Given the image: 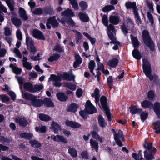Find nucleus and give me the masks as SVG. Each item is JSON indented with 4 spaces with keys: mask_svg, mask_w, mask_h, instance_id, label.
<instances>
[{
    "mask_svg": "<svg viewBox=\"0 0 160 160\" xmlns=\"http://www.w3.org/2000/svg\"><path fill=\"white\" fill-rule=\"evenodd\" d=\"M144 147L146 150L144 152V156L146 160H152L154 159L153 154L156 151V148L152 146V143L145 142L144 144Z\"/></svg>",
    "mask_w": 160,
    "mask_h": 160,
    "instance_id": "f257e3e1",
    "label": "nucleus"
},
{
    "mask_svg": "<svg viewBox=\"0 0 160 160\" xmlns=\"http://www.w3.org/2000/svg\"><path fill=\"white\" fill-rule=\"evenodd\" d=\"M142 61L143 68L145 74L149 78L150 81L153 80L155 82L156 81L158 80V77L156 75L153 76L151 75L152 71L151 65L147 60L144 59Z\"/></svg>",
    "mask_w": 160,
    "mask_h": 160,
    "instance_id": "f03ea898",
    "label": "nucleus"
},
{
    "mask_svg": "<svg viewBox=\"0 0 160 160\" xmlns=\"http://www.w3.org/2000/svg\"><path fill=\"white\" fill-rule=\"evenodd\" d=\"M102 21L103 24L105 27L107 28V32L109 38H111V39L113 40V38L112 36V33L111 32V31H112L113 33H115L116 30L114 26L111 24H110L109 26L108 25V18L106 15H104L102 16Z\"/></svg>",
    "mask_w": 160,
    "mask_h": 160,
    "instance_id": "7ed1b4c3",
    "label": "nucleus"
},
{
    "mask_svg": "<svg viewBox=\"0 0 160 160\" xmlns=\"http://www.w3.org/2000/svg\"><path fill=\"white\" fill-rule=\"evenodd\" d=\"M142 36L145 45L148 47L151 50L153 51L154 49L153 43L150 37L148 31L146 30L143 31Z\"/></svg>",
    "mask_w": 160,
    "mask_h": 160,
    "instance_id": "20e7f679",
    "label": "nucleus"
},
{
    "mask_svg": "<svg viewBox=\"0 0 160 160\" xmlns=\"http://www.w3.org/2000/svg\"><path fill=\"white\" fill-rule=\"evenodd\" d=\"M112 131L114 133V139L116 143L120 147L122 146L123 145L120 140H124L122 132L120 130H115L114 129H112Z\"/></svg>",
    "mask_w": 160,
    "mask_h": 160,
    "instance_id": "39448f33",
    "label": "nucleus"
},
{
    "mask_svg": "<svg viewBox=\"0 0 160 160\" xmlns=\"http://www.w3.org/2000/svg\"><path fill=\"white\" fill-rule=\"evenodd\" d=\"M55 16L50 17L47 20L46 24L47 28L50 29L51 28V26L52 27L55 28L58 26L59 23L56 19Z\"/></svg>",
    "mask_w": 160,
    "mask_h": 160,
    "instance_id": "423d86ee",
    "label": "nucleus"
},
{
    "mask_svg": "<svg viewBox=\"0 0 160 160\" xmlns=\"http://www.w3.org/2000/svg\"><path fill=\"white\" fill-rule=\"evenodd\" d=\"M20 89L21 90L22 93V95L23 98L25 99L31 100L32 102V105L39 106L40 104H36L33 102V100L37 98V97L34 96L33 95L30 93H24L22 90V88L20 87Z\"/></svg>",
    "mask_w": 160,
    "mask_h": 160,
    "instance_id": "0eeeda50",
    "label": "nucleus"
},
{
    "mask_svg": "<svg viewBox=\"0 0 160 160\" xmlns=\"http://www.w3.org/2000/svg\"><path fill=\"white\" fill-rule=\"evenodd\" d=\"M61 80V77L60 76H57L54 75L52 74L51 75L48 81H54V82L53 84L55 86L60 87L62 85V83L60 82Z\"/></svg>",
    "mask_w": 160,
    "mask_h": 160,
    "instance_id": "6e6552de",
    "label": "nucleus"
},
{
    "mask_svg": "<svg viewBox=\"0 0 160 160\" xmlns=\"http://www.w3.org/2000/svg\"><path fill=\"white\" fill-rule=\"evenodd\" d=\"M85 107L88 113L89 114H92L97 111L96 109L89 100L87 101Z\"/></svg>",
    "mask_w": 160,
    "mask_h": 160,
    "instance_id": "1a4fd4ad",
    "label": "nucleus"
},
{
    "mask_svg": "<svg viewBox=\"0 0 160 160\" xmlns=\"http://www.w3.org/2000/svg\"><path fill=\"white\" fill-rule=\"evenodd\" d=\"M31 34L36 38L42 40H45V37L43 35L42 33L37 29H34L31 32Z\"/></svg>",
    "mask_w": 160,
    "mask_h": 160,
    "instance_id": "9d476101",
    "label": "nucleus"
},
{
    "mask_svg": "<svg viewBox=\"0 0 160 160\" xmlns=\"http://www.w3.org/2000/svg\"><path fill=\"white\" fill-rule=\"evenodd\" d=\"M65 123L67 126L74 128H79L81 127V125L78 122L68 120H66Z\"/></svg>",
    "mask_w": 160,
    "mask_h": 160,
    "instance_id": "9b49d317",
    "label": "nucleus"
},
{
    "mask_svg": "<svg viewBox=\"0 0 160 160\" xmlns=\"http://www.w3.org/2000/svg\"><path fill=\"white\" fill-rule=\"evenodd\" d=\"M120 17L117 16H110L109 17L110 23L113 25H117L119 22Z\"/></svg>",
    "mask_w": 160,
    "mask_h": 160,
    "instance_id": "f8f14e48",
    "label": "nucleus"
},
{
    "mask_svg": "<svg viewBox=\"0 0 160 160\" xmlns=\"http://www.w3.org/2000/svg\"><path fill=\"white\" fill-rule=\"evenodd\" d=\"M61 15L62 16L67 17H73L75 14L70 9L68 8L64 11L61 13Z\"/></svg>",
    "mask_w": 160,
    "mask_h": 160,
    "instance_id": "ddd939ff",
    "label": "nucleus"
},
{
    "mask_svg": "<svg viewBox=\"0 0 160 160\" xmlns=\"http://www.w3.org/2000/svg\"><path fill=\"white\" fill-rule=\"evenodd\" d=\"M51 128L56 133H58L61 130L60 126L57 123L53 121L51 124Z\"/></svg>",
    "mask_w": 160,
    "mask_h": 160,
    "instance_id": "4468645a",
    "label": "nucleus"
},
{
    "mask_svg": "<svg viewBox=\"0 0 160 160\" xmlns=\"http://www.w3.org/2000/svg\"><path fill=\"white\" fill-rule=\"evenodd\" d=\"M78 16L82 22H87L89 21V17L88 15L85 12H81L78 13Z\"/></svg>",
    "mask_w": 160,
    "mask_h": 160,
    "instance_id": "2eb2a0df",
    "label": "nucleus"
},
{
    "mask_svg": "<svg viewBox=\"0 0 160 160\" xmlns=\"http://www.w3.org/2000/svg\"><path fill=\"white\" fill-rule=\"evenodd\" d=\"M15 121L18 123L19 125L22 126H25L27 124V122L24 117H18L15 119Z\"/></svg>",
    "mask_w": 160,
    "mask_h": 160,
    "instance_id": "dca6fc26",
    "label": "nucleus"
},
{
    "mask_svg": "<svg viewBox=\"0 0 160 160\" xmlns=\"http://www.w3.org/2000/svg\"><path fill=\"white\" fill-rule=\"evenodd\" d=\"M92 96L94 98L95 100V102L96 103H98V105L100 106V105L99 103L100 97L99 91L98 89H95L94 93L92 94Z\"/></svg>",
    "mask_w": 160,
    "mask_h": 160,
    "instance_id": "f3484780",
    "label": "nucleus"
},
{
    "mask_svg": "<svg viewBox=\"0 0 160 160\" xmlns=\"http://www.w3.org/2000/svg\"><path fill=\"white\" fill-rule=\"evenodd\" d=\"M129 109L130 112L132 114H139L142 111V109L137 108L135 106L132 105L129 108Z\"/></svg>",
    "mask_w": 160,
    "mask_h": 160,
    "instance_id": "a211bd4d",
    "label": "nucleus"
},
{
    "mask_svg": "<svg viewBox=\"0 0 160 160\" xmlns=\"http://www.w3.org/2000/svg\"><path fill=\"white\" fill-rule=\"evenodd\" d=\"M61 77L64 80L66 81L74 80L75 76L73 75H69L67 73H64L61 75Z\"/></svg>",
    "mask_w": 160,
    "mask_h": 160,
    "instance_id": "6ab92c4d",
    "label": "nucleus"
},
{
    "mask_svg": "<svg viewBox=\"0 0 160 160\" xmlns=\"http://www.w3.org/2000/svg\"><path fill=\"white\" fill-rule=\"evenodd\" d=\"M53 140L55 141L59 142H62L64 143L67 142V141L63 136L57 135L56 136L52 137Z\"/></svg>",
    "mask_w": 160,
    "mask_h": 160,
    "instance_id": "aec40b11",
    "label": "nucleus"
},
{
    "mask_svg": "<svg viewBox=\"0 0 160 160\" xmlns=\"http://www.w3.org/2000/svg\"><path fill=\"white\" fill-rule=\"evenodd\" d=\"M118 62V60L116 58H114L108 60V64L111 68H113L117 66Z\"/></svg>",
    "mask_w": 160,
    "mask_h": 160,
    "instance_id": "412c9836",
    "label": "nucleus"
},
{
    "mask_svg": "<svg viewBox=\"0 0 160 160\" xmlns=\"http://www.w3.org/2000/svg\"><path fill=\"white\" fill-rule=\"evenodd\" d=\"M153 108L157 116L160 118V103L158 102H155L154 104Z\"/></svg>",
    "mask_w": 160,
    "mask_h": 160,
    "instance_id": "4be33fe9",
    "label": "nucleus"
},
{
    "mask_svg": "<svg viewBox=\"0 0 160 160\" xmlns=\"http://www.w3.org/2000/svg\"><path fill=\"white\" fill-rule=\"evenodd\" d=\"M19 13L20 17L24 20H27L28 18L26 14V11L23 8L20 7L19 8Z\"/></svg>",
    "mask_w": 160,
    "mask_h": 160,
    "instance_id": "5701e85b",
    "label": "nucleus"
},
{
    "mask_svg": "<svg viewBox=\"0 0 160 160\" xmlns=\"http://www.w3.org/2000/svg\"><path fill=\"white\" fill-rule=\"evenodd\" d=\"M28 59L27 58L23 57L22 59V64L24 67L28 70H31L32 69V66L31 64L28 62Z\"/></svg>",
    "mask_w": 160,
    "mask_h": 160,
    "instance_id": "b1692460",
    "label": "nucleus"
},
{
    "mask_svg": "<svg viewBox=\"0 0 160 160\" xmlns=\"http://www.w3.org/2000/svg\"><path fill=\"white\" fill-rule=\"evenodd\" d=\"M9 67L12 68L13 72L16 74H19L21 73V69L17 67L15 65L11 63L9 65Z\"/></svg>",
    "mask_w": 160,
    "mask_h": 160,
    "instance_id": "393cba45",
    "label": "nucleus"
},
{
    "mask_svg": "<svg viewBox=\"0 0 160 160\" xmlns=\"http://www.w3.org/2000/svg\"><path fill=\"white\" fill-rule=\"evenodd\" d=\"M142 106L144 108H152L153 104L152 103L148 100H145L141 103Z\"/></svg>",
    "mask_w": 160,
    "mask_h": 160,
    "instance_id": "a878e982",
    "label": "nucleus"
},
{
    "mask_svg": "<svg viewBox=\"0 0 160 160\" xmlns=\"http://www.w3.org/2000/svg\"><path fill=\"white\" fill-rule=\"evenodd\" d=\"M125 5L127 9L132 8L133 10L137 7L136 3L135 2H132L129 1L126 2Z\"/></svg>",
    "mask_w": 160,
    "mask_h": 160,
    "instance_id": "bb28decb",
    "label": "nucleus"
},
{
    "mask_svg": "<svg viewBox=\"0 0 160 160\" xmlns=\"http://www.w3.org/2000/svg\"><path fill=\"white\" fill-rule=\"evenodd\" d=\"M100 101L102 107L104 110L108 108L107 105V99L104 96H102L100 98Z\"/></svg>",
    "mask_w": 160,
    "mask_h": 160,
    "instance_id": "cd10ccee",
    "label": "nucleus"
},
{
    "mask_svg": "<svg viewBox=\"0 0 160 160\" xmlns=\"http://www.w3.org/2000/svg\"><path fill=\"white\" fill-rule=\"evenodd\" d=\"M98 119L99 125L102 128L106 127L107 124L101 115H99L98 117Z\"/></svg>",
    "mask_w": 160,
    "mask_h": 160,
    "instance_id": "c85d7f7f",
    "label": "nucleus"
},
{
    "mask_svg": "<svg viewBox=\"0 0 160 160\" xmlns=\"http://www.w3.org/2000/svg\"><path fill=\"white\" fill-rule=\"evenodd\" d=\"M112 36L113 37V40L111 39V38H109L112 41V42H110V43H113L115 45L113 48L114 50H117L118 49V46L120 45V42L117 41L116 40L115 38L113 36V34L112 33Z\"/></svg>",
    "mask_w": 160,
    "mask_h": 160,
    "instance_id": "c756f323",
    "label": "nucleus"
},
{
    "mask_svg": "<svg viewBox=\"0 0 160 160\" xmlns=\"http://www.w3.org/2000/svg\"><path fill=\"white\" fill-rule=\"evenodd\" d=\"M155 132L156 133H160V121H157L153 123Z\"/></svg>",
    "mask_w": 160,
    "mask_h": 160,
    "instance_id": "7c9ffc66",
    "label": "nucleus"
},
{
    "mask_svg": "<svg viewBox=\"0 0 160 160\" xmlns=\"http://www.w3.org/2000/svg\"><path fill=\"white\" fill-rule=\"evenodd\" d=\"M91 134L92 137L96 139L101 142H102L103 141V139L101 137H100L99 135L95 131H92Z\"/></svg>",
    "mask_w": 160,
    "mask_h": 160,
    "instance_id": "2f4dec72",
    "label": "nucleus"
},
{
    "mask_svg": "<svg viewBox=\"0 0 160 160\" xmlns=\"http://www.w3.org/2000/svg\"><path fill=\"white\" fill-rule=\"evenodd\" d=\"M115 7L112 5H108L105 6L102 8V11L104 12H108L112 10H114Z\"/></svg>",
    "mask_w": 160,
    "mask_h": 160,
    "instance_id": "473e14b6",
    "label": "nucleus"
},
{
    "mask_svg": "<svg viewBox=\"0 0 160 160\" xmlns=\"http://www.w3.org/2000/svg\"><path fill=\"white\" fill-rule=\"evenodd\" d=\"M73 32L76 33V43L79 44L81 42H80L82 39V35L81 33L78 32V31L76 30H73Z\"/></svg>",
    "mask_w": 160,
    "mask_h": 160,
    "instance_id": "72a5a7b5",
    "label": "nucleus"
},
{
    "mask_svg": "<svg viewBox=\"0 0 160 160\" xmlns=\"http://www.w3.org/2000/svg\"><path fill=\"white\" fill-rule=\"evenodd\" d=\"M24 88L26 90L32 93L33 86L30 82H26L24 86Z\"/></svg>",
    "mask_w": 160,
    "mask_h": 160,
    "instance_id": "f704fd0d",
    "label": "nucleus"
},
{
    "mask_svg": "<svg viewBox=\"0 0 160 160\" xmlns=\"http://www.w3.org/2000/svg\"><path fill=\"white\" fill-rule=\"evenodd\" d=\"M133 56L137 60H139L141 59V56L140 53L137 49H135L132 52Z\"/></svg>",
    "mask_w": 160,
    "mask_h": 160,
    "instance_id": "c9c22d12",
    "label": "nucleus"
},
{
    "mask_svg": "<svg viewBox=\"0 0 160 160\" xmlns=\"http://www.w3.org/2000/svg\"><path fill=\"white\" fill-rule=\"evenodd\" d=\"M78 106L76 104H72L68 108L67 110L72 112H75L77 111Z\"/></svg>",
    "mask_w": 160,
    "mask_h": 160,
    "instance_id": "e433bc0d",
    "label": "nucleus"
},
{
    "mask_svg": "<svg viewBox=\"0 0 160 160\" xmlns=\"http://www.w3.org/2000/svg\"><path fill=\"white\" fill-rule=\"evenodd\" d=\"M90 143L92 147L94 148L97 152L98 149V142L92 139L90 140Z\"/></svg>",
    "mask_w": 160,
    "mask_h": 160,
    "instance_id": "4c0bfd02",
    "label": "nucleus"
},
{
    "mask_svg": "<svg viewBox=\"0 0 160 160\" xmlns=\"http://www.w3.org/2000/svg\"><path fill=\"white\" fill-rule=\"evenodd\" d=\"M95 66V64L93 60L91 61L89 63L88 67L90 72L93 75H95L93 71Z\"/></svg>",
    "mask_w": 160,
    "mask_h": 160,
    "instance_id": "58836bf2",
    "label": "nucleus"
},
{
    "mask_svg": "<svg viewBox=\"0 0 160 160\" xmlns=\"http://www.w3.org/2000/svg\"><path fill=\"white\" fill-rule=\"evenodd\" d=\"M58 99L62 101H65L67 99V97L63 93H58L57 94Z\"/></svg>",
    "mask_w": 160,
    "mask_h": 160,
    "instance_id": "ea45409f",
    "label": "nucleus"
},
{
    "mask_svg": "<svg viewBox=\"0 0 160 160\" xmlns=\"http://www.w3.org/2000/svg\"><path fill=\"white\" fill-rule=\"evenodd\" d=\"M44 104L48 107H54V104L50 99L45 98L44 101Z\"/></svg>",
    "mask_w": 160,
    "mask_h": 160,
    "instance_id": "a19ab883",
    "label": "nucleus"
},
{
    "mask_svg": "<svg viewBox=\"0 0 160 160\" xmlns=\"http://www.w3.org/2000/svg\"><path fill=\"white\" fill-rule=\"evenodd\" d=\"M79 5L82 11L86 10L88 7V3L84 1H81L79 3Z\"/></svg>",
    "mask_w": 160,
    "mask_h": 160,
    "instance_id": "79ce46f5",
    "label": "nucleus"
},
{
    "mask_svg": "<svg viewBox=\"0 0 160 160\" xmlns=\"http://www.w3.org/2000/svg\"><path fill=\"white\" fill-rule=\"evenodd\" d=\"M131 39L135 48L139 46V42L136 38L131 35Z\"/></svg>",
    "mask_w": 160,
    "mask_h": 160,
    "instance_id": "37998d69",
    "label": "nucleus"
},
{
    "mask_svg": "<svg viewBox=\"0 0 160 160\" xmlns=\"http://www.w3.org/2000/svg\"><path fill=\"white\" fill-rule=\"evenodd\" d=\"M39 118L41 120L45 121H48L51 119V118L49 116L42 114L39 115Z\"/></svg>",
    "mask_w": 160,
    "mask_h": 160,
    "instance_id": "c03bdc74",
    "label": "nucleus"
},
{
    "mask_svg": "<svg viewBox=\"0 0 160 160\" xmlns=\"http://www.w3.org/2000/svg\"><path fill=\"white\" fill-rule=\"evenodd\" d=\"M12 23L16 26H19L21 24V20L17 18H14L11 19Z\"/></svg>",
    "mask_w": 160,
    "mask_h": 160,
    "instance_id": "a18cd8bd",
    "label": "nucleus"
},
{
    "mask_svg": "<svg viewBox=\"0 0 160 160\" xmlns=\"http://www.w3.org/2000/svg\"><path fill=\"white\" fill-rule=\"evenodd\" d=\"M133 10L134 16L136 19V22L138 24H139V23H141V21L139 18V15L138 12L137 11V8H134Z\"/></svg>",
    "mask_w": 160,
    "mask_h": 160,
    "instance_id": "49530a36",
    "label": "nucleus"
},
{
    "mask_svg": "<svg viewBox=\"0 0 160 160\" xmlns=\"http://www.w3.org/2000/svg\"><path fill=\"white\" fill-rule=\"evenodd\" d=\"M133 10L134 16L136 19V22L138 24H139V23H141V21L139 18V15L138 12L137 11V8H134Z\"/></svg>",
    "mask_w": 160,
    "mask_h": 160,
    "instance_id": "de8ad7c7",
    "label": "nucleus"
},
{
    "mask_svg": "<svg viewBox=\"0 0 160 160\" xmlns=\"http://www.w3.org/2000/svg\"><path fill=\"white\" fill-rule=\"evenodd\" d=\"M29 142L32 146L33 147L39 148L41 146V144L37 140H31L29 141Z\"/></svg>",
    "mask_w": 160,
    "mask_h": 160,
    "instance_id": "09e8293b",
    "label": "nucleus"
},
{
    "mask_svg": "<svg viewBox=\"0 0 160 160\" xmlns=\"http://www.w3.org/2000/svg\"><path fill=\"white\" fill-rule=\"evenodd\" d=\"M20 136L22 138H24L29 139L31 138L33 136V134L31 133H23L20 134Z\"/></svg>",
    "mask_w": 160,
    "mask_h": 160,
    "instance_id": "8fccbe9b",
    "label": "nucleus"
},
{
    "mask_svg": "<svg viewBox=\"0 0 160 160\" xmlns=\"http://www.w3.org/2000/svg\"><path fill=\"white\" fill-rule=\"evenodd\" d=\"M68 152L72 157H76L78 155L76 150L74 148H69Z\"/></svg>",
    "mask_w": 160,
    "mask_h": 160,
    "instance_id": "3c124183",
    "label": "nucleus"
},
{
    "mask_svg": "<svg viewBox=\"0 0 160 160\" xmlns=\"http://www.w3.org/2000/svg\"><path fill=\"white\" fill-rule=\"evenodd\" d=\"M0 99L3 102H8L10 100L9 98L6 95H0Z\"/></svg>",
    "mask_w": 160,
    "mask_h": 160,
    "instance_id": "603ef678",
    "label": "nucleus"
},
{
    "mask_svg": "<svg viewBox=\"0 0 160 160\" xmlns=\"http://www.w3.org/2000/svg\"><path fill=\"white\" fill-rule=\"evenodd\" d=\"M43 88L42 85H35L33 86L32 93H34L42 90Z\"/></svg>",
    "mask_w": 160,
    "mask_h": 160,
    "instance_id": "864d4df0",
    "label": "nucleus"
},
{
    "mask_svg": "<svg viewBox=\"0 0 160 160\" xmlns=\"http://www.w3.org/2000/svg\"><path fill=\"white\" fill-rule=\"evenodd\" d=\"M60 58L59 55L58 54H55L53 56L50 57L48 59L49 62H52L58 60Z\"/></svg>",
    "mask_w": 160,
    "mask_h": 160,
    "instance_id": "5fc2aeb1",
    "label": "nucleus"
},
{
    "mask_svg": "<svg viewBox=\"0 0 160 160\" xmlns=\"http://www.w3.org/2000/svg\"><path fill=\"white\" fill-rule=\"evenodd\" d=\"M43 13L44 15H52L54 14V11L51 8H46L43 11Z\"/></svg>",
    "mask_w": 160,
    "mask_h": 160,
    "instance_id": "6e6d98bb",
    "label": "nucleus"
},
{
    "mask_svg": "<svg viewBox=\"0 0 160 160\" xmlns=\"http://www.w3.org/2000/svg\"><path fill=\"white\" fill-rule=\"evenodd\" d=\"M26 43L27 46L33 44V41L31 38H30L28 35H26Z\"/></svg>",
    "mask_w": 160,
    "mask_h": 160,
    "instance_id": "4d7b16f0",
    "label": "nucleus"
},
{
    "mask_svg": "<svg viewBox=\"0 0 160 160\" xmlns=\"http://www.w3.org/2000/svg\"><path fill=\"white\" fill-rule=\"evenodd\" d=\"M36 132L39 131L42 133H45L46 132V127L45 126H43L41 127H36L35 128Z\"/></svg>",
    "mask_w": 160,
    "mask_h": 160,
    "instance_id": "13d9d810",
    "label": "nucleus"
},
{
    "mask_svg": "<svg viewBox=\"0 0 160 160\" xmlns=\"http://www.w3.org/2000/svg\"><path fill=\"white\" fill-rule=\"evenodd\" d=\"M66 86L69 89L72 90H75L76 89V85L71 83H67L66 84Z\"/></svg>",
    "mask_w": 160,
    "mask_h": 160,
    "instance_id": "bf43d9fd",
    "label": "nucleus"
},
{
    "mask_svg": "<svg viewBox=\"0 0 160 160\" xmlns=\"http://www.w3.org/2000/svg\"><path fill=\"white\" fill-rule=\"evenodd\" d=\"M148 113L146 111L143 112L140 114L141 119L142 121L144 122L148 118Z\"/></svg>",
    "mask_w": 160,
    "mask_h": 160,
    "instance_id": "052dcab7",
    "label": "nucleus"
},
{
    "mask_svg": "<svg viewBox=\"0 0 160 160\" xmlns=\"http://www.w3.org/2000/svg\"><path fill=\"white\" fill-rule=\"evenodd\" d=\"M148 99L151 100L152 101L154 98V91L150 90L148 93Z\"/></svg>",
    "mask_w": 160,
    "mask_h": 160,
    "instance_id": "680f3d73",
    "label": "nucleus"
},
{
    "mask_svg": "<svg viewBox=\"0 0 160 160\" xmlns=\"http://www.w3.org/2000/svg\"><path fill=\"white\" fill-rule=\"evenodd\" d=\"M70 3L75 10L78 11V4L76 0L71 2Z\"/></svg>",
    "mask_w": 160,
    "mask_h": 160,
    "instance_id": "e2e57ef3",
    "label": "nucleus"
},
{
    "mask_svg": "<svg viewBox=\"0 0 160 160\" xmlns=\"http://www.w3.org/2000/svg\"><path fill=\"white\" fill-rule=\"evenodd\" d=\"M147 16L150 23L152 25L154 23V20L152 15L150 12H148L147 13Z\"/></svg>",
    "mask_w": 160,
    "mask_h": 160,
    "instance_id": "0e129e2a",
    "label": "nucleus"
},
{
    "mask_svg": "<svg viewBox=\"0 0 160 160\" xmlns=\"http://www.w3.org/2000/svg\"><path fill=\"white\" fill-rule=\"evenodd\" d=\"M113 78L111 76H109L108 78L107 83L108 85H109V87L110 88H112L113 86Z\"/></svg>",
    "mask_w": 160,
    "mask_h": 160,
    "instance_id": "69168bd1",
    "label": "nucleus"
},
{
    "mask_svg": "<svg viewBox=\"0 0 160 160\" xmlns=\"http://www.w3.org/2000/svg\"><path fill=\"white\" fill-rule=\"evenodd\" d=\"M74 56L76 60V61L78 62L79 63H81L82 62V59L78 53H74Z\"/></svg>",
    "mask_w": 160,
    "mask_h": 160,
    "instance_id": "338daca9",
    "label": "nucleus"
},
{
    "mask_svg": "<svg viewBox=\"0 0 160 160\" xmlns=\"http://www.w3.org/2000/svg\"><path fill=\"white\" fill-rule=\"evenodd\" d=\"M55 50L59 52H62L63 51L62 47L58 44L57 45L55 46Z\"/></svg>",
    "mask_w": 160,
    "mask_h": 160,
    "instance_id": "774afa93",
    "label": "nucleus"
}]
</instances>
